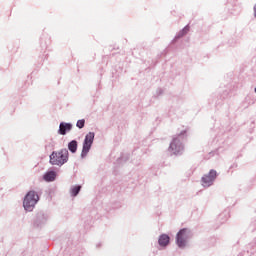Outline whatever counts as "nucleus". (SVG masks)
<instances>
[{"mask_svg":"<svg viewBox=\"0 0 256 256\" xmlns=\"http://www.w3.org/2000/svg\"><path fill=\"white\" fill-rule=\"evenodd\" d=\"M78 148V140H76V138L70 140L67 144V148H61L59 151L52 150L51 154L49 155V163L57 164L58 166H63L69 161L70 152L72 154H76V152H78Z\"/></svg>","mask_w":256,"mask_h":256,"instance_id":"1","label":"nucleus"},{"mask_svg":"<svg viewBox=\"0 0 256 256\" xmlns=\"http://www.w3.org/2000/svg\"><path fill=\"white\" fill-rule=\"evenodd\" d=\"M187 138V130H182L178 136L172 139L169 146V152L179 156L185 150L184 140Z\"/></svg>","mask_w":256,"mask_h":256,"instance_id":"2","label":"nucleus"},{"mask_svg":"<svg viewBox=\"0 0 256 256\" xmlns=\"http://www.w3.org/2000/svg\"><path fill=\"white\" fill-rule=\"evenodd\" d=\"M51 220V213L47 210H37L31 219L33 228H37L38 231H42V228L46 226Z\"/></svg>","mask_w":256,"mask_h":256,"instance_id":"3","label":"nucleus"},{"mask_svg":"<svg viewBox=\"0 0 256 256\" xmlns=\"http://www.w3.org/2000/svg\"><path fill=\"white\" fill-rule=\"evenodd\" d=\"M42 192H37V190H28L23 198V207L26 211L32 212L36 204L41 198Z\"/></svg>","mask_w":256,"mask_h":256,"instance_id":"4","label":"nucleus"},{"mask_svg":"<svg viewBox=\"0 0 256 256\" xmlns=\"http://www.w3.org/2000/svg\"><path fill=\"white\" fill-rule=\"evenodd\" d=\"M193 232L191 228H180L178 232H176V245L178 249H185L187 247L188 239L192 237Z\"/></svg>","mask_w":256,"mask_h":256,"instance_id":"5","label":"nucleus"},{"mask_svg":"<svg viewBox=\"0 0 256 256\" xmlns=\"http://www.w3.org/2000/svg\"><path fill=\"white\" fill-rule=\"evenodd\" d=\"M95 140V132H88L85 135V138L83 140V144H82V151H81V158H86L87 154H89L92 146H93V142Z\"/></svg>","mask_w":256,"mask_h":256,"instance_id":"6","label":"nucleus"},{"mask_svg":"<svg viewBox=\"0 0 256 256\" xmlns=\"http://www.w3.org/2000/svg\"><path fill=\"white\" fill-rule=\"evenodd\" d=\"M219 174L215 168H211L207 174H203L201 177V183L204 188H209V186H213L215 180H217Z\"/></svg>","mask_w":256,"mask_h":256,"instance_id":"7","label":"nucleus"},{"mask_svg":"<svg viewBox=\"0 0 256 256\" xmlns=\"http://www.w3.org/2000/svg\"><path fill=\"white\" fill-rule=\"evenodd\" d=\"M237 256H256V236L251 242H248L245 249L239 252Z\"/></svg>","mask_w":256,"mask_h":256,"instance_id":"8","label":"nucleus"},{"mask_svg":"<svg viewBox=\"0 0 256 256\" xmlns=\"http://www.w3.org/2000/svg\"><path fill=\"white\" fill-rule=\"evenodd\" d=\"M56 166H58V164H56ZM57 176H58V172L55 168V164H52V166H50V168H48V170L44 172L42 178L43 180H45V182H54Z\"/></svg>","mask_w":256,"mask_h":256,"instance_id":"9","label":"nucleus"},{"mask_svg":"<svg viewBox=\"0 0 256 256\" xmlns=\"http://www.w3.org/2000/svg\"><path fill=\"white\" fill-rule=\"evenodd\" d=\"M230 92L231 90H229L228 88H225V90H220L218 92L217 96H215L213 99V101L215 102L216 108H218V106H222L224 100L229 98Z\"/></svg>","mask_w":256,"mask_h":256,"instance_id":"10","label":"nucleus"},{"mask_svg":"<svg viewBox=\"0 0 256 256\" xmlns=\"http://www.w3.org/2000/svg\"><path fill=\"white\" fill-rule=\"evenodd\" d=\"M171 243V236L170 234H166V232H163L159 235L158 238V245L159 247H169Z\"/></svg>","mask_w":256,"mask_h":256,"instance_id":"11","label":"nucleus"},{"mask_svg":"<svg viewBox=\"0 0 256 256\" xmlns=\"http://www.w3.org/2000/svg\"><path fill=\"white\" fill-rule=\"evenodd\" d=\"M72 129H73L72 122H60L59 128H58V134L65 136Z\"/></svg>","mask_w":256,"mask_h":256,"instance_id":"12","label":"nucleus"},{"mask_svg":"<svg viewBox=\"0 0 256 256\" xmlns=\"http://www.w3.org/2000/svg\"><path fill=\"white\" fill-rule=\"evenodd\" d=\"M190 24H186V26H184V28H182V30H180V32H178V34H176L175 38H173L172 42H177V40H179L180 38H183V36H186V34H188V32H190Z\"/></svg>","mask_w":256,"mask_h":256,"instance_id":"13","label":"nucleus"},{"mask_svg":"<svg viewBox=\"0 0 256 256\" xmlns=\"http://www.w3.org/2000/svg\"><path fill=\"white\" fill-rule=\"evenodd\" d=\"M49 44H51V40L49 36H41L40 38V48L42 51H46Z\"/></svg>","mask_w":256,"mask_h":256,"instance_id":"14","label":"nucleus"},{"mask_svg":"<svg viewBox=\"0 0 256 256\" xmlns=\"http://www.w3.org/2000/svg\"><path fill=\"white\" fill-rule=\"evenodd\" d=\"M82 190V184H74L70 188V194L71 196L75 197L78 196L79 192Z\"/></svg>","mask_w":256,"mask_h":256,"instance_id":"15","label":"nucleus"},{"mask_svg":"<svg viewBox=\"0 0 256 256\" xmlns=\"http://www.w3.org/2000/svg\"><path fill=\"white\" fill-rule=\"evenodd\" d=\"M121 206H122V202L120 200H115L110 204V206L106 207V210L107 211L115 210L117 208H121Z\"/></svg>","mask_w":256,"mask_h":256,"instance_id":"16","label":"nucleus"},{"mask_svg":"<svg viewBox=\"0 0 256 256\" xmlns=\"http://www.w3.org/2000/svg\"><path fill=\"white\" fill-rule=\"evenodd\" d=\"M229 216H230V211L224 210V212H221V214H219L218 219L221 220V223H223L226 220H228Z\"/></svg>","mask_w":256,"mask_h":256,"instance_id":"17","label":"nucleus"},{"mask_svg":"<svg viewBox=\"0 0 256 256\" xmlns=\"http://www.w3.org/2000/svg\"><path fill=\"white\" fill-rule=\"evenodd\" d=\"M130 156L129 154H121V156L119 158H117V162L118 164H121V162L124 160V162H127V160H129Z\"/></svg>","mask_w":256,"mask_h":256,"instance_id":"18","label":"nucleus"},{"mask_svg":"<svg viewBox=\"0 0 256 256\" xmlns=\"http://www.w3.org/2000/svg\"><path fill=\"white\" fill-rule=\"evenodd\" d=\"M85 122H86L85 118H81V119L77 120V122H76L77 128H80V129L84 128Z\"/></svg>","mask_w":256,"mask_h":256,"instance_id":"19","label":"nucleus"},{"mask_svg":"<svg viewBox=\"0 0 256 256\" xmlns=\"http://www.w3.org/2000/svg\"><path fill=\"white\" fill-rule=\"evenodd\" d=\"M45 148H55V142L51 140L47 144H45Z\"/></svg>","mask_w":256,"mask_h":256,"instance_id":"20","label":"nucleus"},{"mask_svg":"<svg viewBox=\"0 0 256 256\" xmlns=\"http://www.w3.org/2000/svg\"><path fill=\"white\" fill-rule=\"evenodd\" d=\"M162 94H164L163 88H157L155 96H156V97H159V96H161Z\"/></svg>","mask_w":256,"mask_h":256,"instance_id":"21","label":"nucleus"},{"mask_svg":"<svg viewBox=\"0 0 256 256\" xmlns=\"http://www.w3.org/2000/svg\"><path fill=\"white\" fill-rule=\"evenodd\" d=\"M238 166H239L238 162H233V164H231V165L229 166V170H231V169H236V168H238Z\"/></svg>","mask_w":256,"mask_h":256,"instance_id":"22","label":"nucleus"},{"mask_svg":"<svg viewBox=\"0 0 256 256\" xmlns=\"http://www.w3.org/2000/svg\"><path fill=\"white\" fill-rule=\"evenodd\" d=\"M250 228L252 229V231H255V228H256V219L251 222Z\"/></svg>","mask_w":256,"mask_h":256,"instance_id":"23","label":"nucleus"},{"mask_svg":"<svg viewBox=\"0 0 256 256\" xmlns=\"http://www.w3.org/2000/svg\"><path fill=\"white\" fill-rule=\"evenodd\" d=\"M93 223V218L91 216L88 218V220H85V224L91 225Z\"/></svg>","mask_w":256,"mask_h":256,"instance_id":"24","label":"nucleus"},{"mask_svg":"<svg viewBox=\"0 0 256 256\" xmlns=\"http://www.w3.org/2000/svg\"><path fill=\"white\" fill-rule=\"evenodd\" d=\"M101 247H103V242H97L96 249H101Z\"/></svg>","mask_w":256,"mask_h":256,"instance_id":"25","label":"nucleus"},{"mask_svg":"<svg viewBox=\"0 0 256 256\" xmlns=\"http://www.w3.org/2000/svg\"><path fill=\"white\" fill-rule=\"evenodd\" d=\"M43 62H44V58H43V56H42V57H41V60H40V66H42Z\"/></svg>","mask_w":256,"mask_h":256,"instance_id":"26","label":"nucleus"},{"mask_svg":"<svg viewBox=\"0 0 256 256\" xmlns=\"http://www.w3.org/2000/svg\"><path fill=\"white\" fill-rule=\"evenodd\" d=\"M254 16H255V18H256V4H255V6H254Z\"/></svg>","mask_w":256,"mask_h":256,"instance_id":"27","label":"nucleus"},{"mask_svg":"<svg viewBox=\"0 0 256 256\" xmlns=\"http://www.w3.org/2000/svg\"><path fill=\"white\" fill-rule=\"evenodd\" d=\"M45 58H48V54H45Z\"/></svg>","mask_w":256,"mask_h":256,"instance_id":"28","label":"nucleus"},{"mask_svg":"<svg viewBox=\"0 0 256 256\" xmlns=\"http://www.w3.org/2000/svg\"><path fill=\"white\" fill-rule=\"evenodd\" d=\"M98 87L101 88V84H98Z\"/></svg>","mask_w":256,"mask_h":256,"instance_id":"29","label":"nucleus"},{"mask_svg":"<svg viewBox=\"0 0 256 256\" xmlns=\"http://www.w3.org/2000/svg\"><path fill=\"white\" fill-rule=\"evenodd\" d=\"M254 92L256 93V86H255V88H254Z\"/></svg>","mask_w":256,"mask_h":256,"instance_id":"30","label":"nucleus"}]
</instances>
